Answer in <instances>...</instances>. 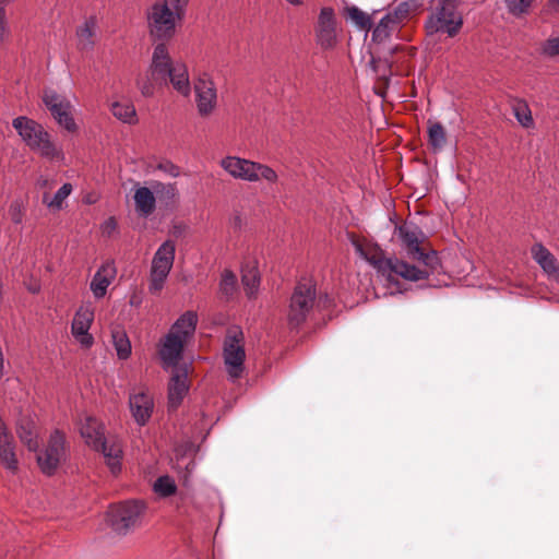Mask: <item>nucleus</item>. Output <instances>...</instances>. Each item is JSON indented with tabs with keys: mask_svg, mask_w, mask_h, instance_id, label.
<instances>
[{
	"mask_svg": "<svg viewBox=\"0 0 559 559\" xmlns=\"http://www.w3.org/2000/svg\"><path fill=\"white\" fill-rule=\"evenodd\" d=\"M396 236L402 241L408 255L417 260L419 265H413L399 259H385L378 246L361 241L355 237L352 238V243L356 253L377 270L388 286L396 285V277H402L409 282L425 280L438 269L439 258L437 252H424L419 247L424 239V234L417 225L404 223L396 228Z\"/></svg>",
	"mask_w": 559,
	"mask_h": 559,
	"instance_id": "obj_1",
	"label": "nucleus"
},
{
	"mask_svg": "<svg viewBox=\"0 0 559 559\" xmlns=\"http://www.w3.org/2000/svg\"><path fill=\"white\" fill-rule=\"evenodd\" d=\"M153 75L162 79L164 85L170 83L174 90L188 97L191 93V84L188 68L182 61H174L169 48L165 44H158L153 51Z\"/></svg>",
	"mask_w": 559,
	"mask_h": 559,
	"instance_id": "obj_2",
	"label": "nucleus"
},
{
	"mask_svg": "<svg viewBox=\"0 0 559 559\" xmlns=\"http://www.w3.org/2000/svg\"><path fill=\"white\" fill-rule=\"evenodd\" d=\"M80 432L85 442L100 451L112 474L121 469L122 445L116 439H106L103 425L94 417H86L81 424Z\"/></svg>",
	"mask_w": 559,
	"mask_h": 559,
	"instance_id": "obj_3",
	"label": "nucleus"
},
{
	"mask_svg": "<svg viewBox=\"0 0 559 559\" xmlns=\"http://www.w3.org/2000/svg\"><path fill=\"white\" fill-rule=\"evenodd\" d=\"M219 166L234 179L247 182H261L274 185L278 180L276 171L265 165L238 156H226L221 159Z\"/></svg>",
	"mask_w": 559,
	"mask_h": 559,
	"instance_id": "obj_4",
	"label": "nucleus"
},
{
	"mask_svg": "<svg viewBox=\"0 0 559 559\" xmlns=\"http://www.w3.org/2000/svg\"><path fill=\"white\" fill-rule=\"evenodd\" d=\"M13 127L34 151L50 160H63L64 155L51 141L45 129L37 122L26 118L17 117L13 120Z\"/></svg>",
	"mask_w": 559,
	"mask_h": 559,
	"instance_id": "obj_5",
	"label": "nucleus"
},
{
	"mask_svg": "<svg viewBox=\"0 0 559 559\" xmlns=\"http://www.w3.org/2000/svg\"><path fill=\"white\" fill-rule=\"evenodd\" d=\"M223 358L226 372L233 380L239 379L245 370V336L238 326H231L227 330L224 345Z\"/></svg>",
	"mask_w": 559,
	"mask_h": 559,
	"instance_id": "obj_6",
	"label": "nucleus"
},
{
	"mask_svg": "<svg viewBox=\"0 0 559 559\" xmlns=\"http://www.w3.org/2000/svg\"><path fill=\"white\" fill-rule=\"evenodd\" d=\"M176 253V245L173 240L163 242L153 255L148 292L158 295L165 286L166 280L173 269Z\"/></svg>",
	"mask_w": 559,
	"mask_h": 559,
	"instance_id": "obj_7",
	"label": "nucleus"
},
{
	"mask_svg": "<svg viewBox=\"0 0 559 559\" xmlns=\"http://www.w3.org/2000/svg\"><path fill=\"white\" fill-rule=\"evenodd\" d=\"M423 7V0H405L397 4L393 10L382 16L374 27L372 35H390L391 33H397L409 20Z\"/></svg>",
	"mask_w": 559,
	"mask_h": 559,
	"instance_id": "obj_8",
	"label": "nucleus"
},
{
	"mask_svg": "<svg viewBox=\"0 0 559 559\" xmlns=\"http://www.w3.org/2000/svg\"><path fill=\"white\" fill-rule=\"evenodd\" d=\"M144 511L140 501H124L112 504L107 512V521L112 530L119 534H127L134 527Z\"/></svg>",
	"mask_w": 559,
	"mask_h": 559,
	"instance_id": "obj_9",
	"label": "nucleus"
},
{
	"mask_svg": "<svg viewBox=\"0 0 559 559\" xmlns=\"http://www.w3.org/2000/svg\"><path fill=\"white\" fill-rule=\"evenodd\" d=\"M397 50V45L391 37H371L367 43V52L370 56V66L379 79L388 80L391 74L390 57Z\"/></svg>",
	"mask_w": 559,
	"mask_h": 559,
	"instance_id": "obj_10",
	"label": "nucleus"
},
{
	"mask_svg": "<svg viewBox=\"0 0 559 559\" xmlns=\"http://www.w3.org/2000/svg\"><path fill=\"white\" fill-rule=\"evenodd\" d=\"M316 298L314 285L311 281L297 284L290 298L288 321L293 326L301 324L313 308Z\"/></svg>",
	"mask_w": 559,
	"mask_h": 559,
	"instance_id": "obj_11",
	"label": "nucleus"
},
{
	"mask_svg": "<svg viewBox=\"0 0 559 559\" xmlns=\"http://www.w3.org/2000/svg\"><path fill=\"white\" fill-rule=\"evenodd\" d=\"M463 24V17L456 7L438 5L426 22L427 35L436 33H447L455 35L460 32Z\"/></svg>",
	"mask_w": 559,
	"mask_h": 559,
	"instance_id": "obj_12",
	"label": "nucleus"
},
{
	"mask_svg": "<svg viewBox=\"0 0 559 559\" xmlns=\"http://www.w3.org/2000/svg\"><path fill=\"white\" fill-rule=\"evenodd\" d=\"M195 107L198 115L207 118L217 108V90L207 74H202L193 83Z\"/></svg>",
	"mask_w": 559,
	"mask_h": 559,
	"instance_id": "obj_13",
	"label": "nucleus"
},
{
	"mask_svg": "<svg viewBox=\"0 0 559 559\" xmlns=\"http://www.w3.org/2000/svg\"><path fill=\"white\" fill-rule=\"evenodd\" d=\"M43 103L56 119L59 126L68 131L75 129V122L71 116V103L63 95L58 94L52 88H45L43 92Z\"/></svg>",
	"mask_w": 559,
	"mask_h": 559,
	"instance_id": "obj_14",
	"label": "nucleus"
},
{
	"mask_svg": "<svg viewBox=\"0 0 559 559\" xmlns=\"http://www.w3.org/2000/svg\"><path fill=\"white\" fill-rule=\"evenodd\" d=\"M66 457V439L59 430H55L49 438L48 444L43 453L37 456V462L47 475H51Z\"/></svg>",
	"mask_w": 559,
	"mask_h": 559,
	"instance_id": "obj_15",
	"label": "nucleus"
},
{
	"mask_svg": "<svg viewBox=\"0 0 559 559\" xmlns=\"http://www.w3.org/2000/svg\"><path fill=\"white\" fill-rule=\"evenodd\" d=\"M94 321V308L91 304L82 305L75 312L71 324V333L75 341L84 348H90L94 337L90 333Z\"/></svg>",
	"mask_w": 559,
	"mask_h": 559,
	"instance_id": "obj_16",
	"label": "nucleus"
},
{
	"mask_svg": "<svg viewBox=\"0 0 559 559\" xmlns=\"http://www.w3.org/2000/svg\"><path fill=\"white\" fill-rule=\"evenodd\" d=\"M189 391L188 368L180 367L173 370L168 384V407L176 409Z\"/></svg>",
	"mask_w": 559,
	"mask_h": 559,
	"instance_id": "obj_17",
	"label": "nucleus"
},
{
	"mask_svg": "<svg viewBox=\"0 0 559 559\" xmlns=\"http://www.w3.org/2000/svg\"><path fill=\"white\" fill-rule=\"evenodd\" d=\"M129 406L132 417L140 426H144L151 418L154 409V401L146 391L130 394Z\"/></svg>",
	"mask_w": 559,
	"mask_h": 559,
	"instance_id": "obj_18",
	"label": "nucleus"
},
{
	"mask_svg": "<svg viewBox=\"0 0 559 559\" xmlns=\"http://www.w3.org/2000/svg\"><path fill=\"white\" fill-rule=\"evenodd\" d=\"M186 343L175 337L169 332L160 341L158 354L164 368H179L178 362L181 359Z\"/></svg>",
	"mask_w": 559,
	"mask_h": 559,
	"instance_id": "obj_19",
	"label": "nucleus"
},
{
	"mask_svg": "<svg viewBox=\"0 0 559 559\" xmlns=\"http://www.w3.org/2000/svg\"><path fill=\"white\" fill-rule=\"evenodd\" d=\"M0 463L10 472L17 469L15 443L5 423L0 417Z\"/></svg>",
	"mask_w": 559,
	"mask_h": 559,
	"instance_id": "obj_20",
	"label": "nucleus"
},
{
	"mask_svg": "<svg viewBox=\"0 0 559 559\" xmlns=\"http://www.w3.org/2000/svg\"><path fill=\"white\" fill-rule=\"evenodd\" d=\"M116 277V267L114 263L106 262L104 263L94 274L90 288L93 293V296L96 299H100L105 297L107 294V289L109 285L114 282Z\"/></svg>",
	"mask_w": 559,
	"mask_h": 559,
	"instance_id": "obj_21",
	"label": "nucleus"
},
{
	"mask_svg": "<svg viewBox=\"0 0 559 559\" xmlns=\"http://www.w3.org/2000/svg\"><path fill=\"white\" fill-rule=\"evenodd\" d=\"M177 15L165 3L154 4L148 15V23L157 32L168 33L175 28V19Z\"/></svg>",
	"mask_w": 559,
	"mask_h": 559,
	"instance_id": "obj_22",
	"label": "nucleus"
},
{
	"mask_svg": "<svg viewBox=\"0 0 559 559\" xmlns=\"http://www.w3.org/2000/svg\"><path fill=\"white\" fill-rule=\"evenodd\" d=\"M197 323L198 314L194 311H187L176 320L169 333L187 344L194 334Z\"/></svg>",
	"mask_w": 559,
	"mask_h": 559,
	"instance_id": "obj_23",
	"label": "nucleus"
},
{
	"mask_svg": "<svg viewBox=\"0 0 559 559\" xmlns=\"http://www.w3.org/2000/svg\"><path fill=\"white\" fill-rule=\"evenodd\" d=\"M133 200L139 215L147 217L155 211L156 197L153 188H136L133 194Z\"/></svg>",
	"mask_w": 559,
	"mask_h": 559,
	"instance_id": "obj_24",
	"label": "nucleus"
},
{
	"mask_svg": "<svg viewBox=\"0 0 559 559\" xmlns=\"http://www.w3.org/2000/svg\"><path fill=\"white\" fill-rule=\"evenodd\" d=\"M532 254L535 261L543 267V270L550 276L558 275V266L556 259L543 245L536 243L532 247Z\"/></svg>",
	"mask_w": 559,
	"mask_h": 559,
	"instance_id": "obj_25",
	"label": "nucleus"
},
{
	"mask_svg": "<svg viewBox=\"0 0 559 559\" xmlns=\"http://www.w3.org/2000/svg\"><path fill=\"white\" fill-rule=\"evenodd\" d=\"M72 190L71 183H63L52 197L48 192H44L43 203L51 212L61 211L66 206V200L72 193Z\"/></svg>",
	"mask_w": 559,
	"mask_h": 559,
	"instance_id": "obj_26",
	"label": "nucleus"
},
{
	"mask_svg": "<svg viewBox=\"0 0 559 559\" xmlns=\"http://www.w3.org/2000/svg\"><path fill=\"white\" fill-rule=\"evenodd\" d=\"M21 441L27 447L29 451H37V430L36 425L31 419H21L16 428Z\"/></svg>",
	"mask_w": 559,
	"mask_h": 559,
	"instance_id": "obj_27",
	"label": "nucleus"
},
{
	"mask_svg": "<svg viewBox=\"0 0 559 559\" xmlns=\"http://www.w3.org/2000/svg\"><path fill=\"white\" fill-rule=\"evenodd\" d=\"M241 282L248 298H253L260 286V275L254 264H246L242 270Z\"/></svg>",
	"mask_w": 559,
	"mask_h": 559,
	"instance_id": "obj_28",
	"label": "nucleus"
},
{
	"mask_svg": "<svg viewBox=\"0 0 559 559\" xmlns=\"http://www.w3.org/2000/svg\"><path fill=\"white\" fill-rule=\"evenodd\" d=\"M376 13L377 11H373V13L369 15L355 5L346 7L344 9V16L349 19L360 31L366 32V34L373 25L372 16Z\"/></svg>",
	"mask_w": 559,
	"mask_h": 559,
	"instance_id": "obj_29",
	"label": "nucleus"
},
{
	"mask_svg": "<svg viewBox=\"0 0 559 559\" xmlns=\"http://www.w3.org/2000/svg\"><path fill=\"white\" fill-rule=\"evenodd\" d=\"M136 85L144 97L154 96L157 88L164 85V83H162V79L154 78L153 75V61L151 62L148 72L138 78Z\"/></svg>",
	"mask_w": 559,
	"mask_h": 559,
	"instance_id": "obj_30",
	"label": "nucleus"
},
{
	"mask_svg": "<svg viewBox=\"0 0 559 559\" xmlns=\"http://www.w3.org/2000/svg\"><path fill=\"white\" fill-rule=\"evenodd\" d=\"M111 112L123 123L135 124L138 122L135 108L133 104L128 100L114 102L111 104Z\"/></svg>",
	"mask_w": 559,
	"mask_h": 559,
	"instance_id": "obj_31",
	"label": "nucleus"
},
{
	"mask_svg": "<svg viewBox=\"0 0 559 559\" xmlns=\"http://www.w3.org/2000/svg\"><path fill=\"white\" fill-rule=\"evenodd\" d=\"M428 142L433 152H440L447 143L445 130L439 122H430L428 127Z\"/></svg>",
	"mask_w": 559,
	"mask_h": 559,
	"instance_id": "obj_32",
	"label": "nucleus"
},
{
	"mask_svg": "<svg viewBox=\"0 0 559 559\" xmlns=\"http://www.w3.org/2000/svg\"><path fill=\"white\" fill-rule=\"evenodd\" d=\"M152 188L154 189L158 200L166 205L174 203L178 195V190L175 183H163L155 181L152 183Z\"/></svg>",
	"mask_w": 559,
	"mask_h": 559,
	"instance_id": "obj_33",
	"label": "nucleus"
},
{
	"mask_svg": "<svg viewBox=\"0 0 559 559\" xmlns=\"http://www.w3.org/2000/svg\"><path fill=\"white\" fill-rule=\"evenodd\" d=\"M112 343L120 359H127L131 355V343L122 330L112 331Z\"/></svg>",
	"mask_w": 559,
	"mask_h": 559,
	"instance_id": "obj_34",
	"label": "nucleus"
},
{
	"mask_svg": "<svg viewBox=\"0 0 559 559\" xmlns=\"http://www.w3.org/2000/svg\"><path fill=\"white\" fill-rule=\"evenodd\" d=\"M512 109L516 120L521 126L525 128H530L533 126L532 112L526 102L522 99L514 100Z\"/></svg>",
	"mask_w": 559,
	"mask_h": 559,
	"instance_id": "obj_35",
	"label": "nucleus"
},
{
	"mask_svg": "<svg viewBox=\"0 0 559 559\" xmlns=\"http://www.w3.org/2000/svg\"><path fill=\"white\" fill-rule=\"evenodd\" d=\"M335 23L334 10L330 7L322 8L318 19L319 31L325 34L334 33Z\"/></svg>",
	"mask_w": 559,
	"mask_h": 559,
	"instance_id": "obj_36",
	"label": "nucleus"
},
{
	"mask_svg": "<svg viewBox=\"0 0 559 559\" xmlns=\"http://www.w3.org/2000/svg\"><path fill=\"white\" fill-rule=\"evenodd\" d=\"M237 290V278L236 275L229 271L225 270L222 273V278L219 282V293L226 299H229L234 296Z\"/></svg>",
	"mask_w": 559,
	"mask_h": 559,
	"instance_id": "obj_37",
	"label": "nucleus"
},
{
	"mask_svg": "<svg viewBox=\"0 0 559 559\" xmlns=\"http://www.w3.org/2000/svg\"><path fill=\"white\" fill-rule=\"evenodd\" d=\"M175 480L169 476H160L154 483V491L160 497H169L176 492Z\"/></svg>",
	"mask_w": 559,
	"mask_h": 559,
	"instance_id": "obj_38",
	"label": "nucleus"
},
{
	"mask_svg": "<svg viewBox=\"0 0 559 559\" xmlns=\"http://www.w3.org/2000/svg\"><path fill=\"white\" fill-rule=\"evenodd\" d=\"M535 0H504L509 13L514 16L528 14Z\"/></svg>",
	"mask_w": 559,
	"mask_h": 559,
	"instance_id": "obj_39",
	"label": "nucleus"
},
{
	"mask_svg": "<svg viewBox=\"0 0 559 559\" xmlns=\"http://www.w3.org/2000/svg\"><path fill=\"white\" fill-rule=\"evenodd\" d=\"M157 169L173 178H176L180 175V168L170 160L159 162Z\"/></svg>",
	"mask_w": 559,
	"mask_h": 559,
	"instance_id": "obj_40",
	"label": "nucleus"
},
{
	"mask_svg": "<svg viewBox=\"0 0 559 559\" xmlns=\"http://www.w3.org/2000/svg\"><path fill=\"white\" fill-rule=\"evenodd\" d=\"M543 51L549 57L559 56V37H550L543 46Z\"/></svg>",
	"mask_w": 559,
	"mask_h": 559,
	"instance_id": "obj_41",
	"label": "nucleus"
},
{
	"mask_svg": "<svg viewBox=\"0 0 559 559\" xmlns=\"http://www.w3.org/2000/svg\"><path fill=\"white\" fill-rule=\"evenodd\" d=\"M96 25H97V19L95 16H90L83 24V26H81L78 32H76V35H94L95 31H96Z\"/></svg>",
	"mask_w": 559,
	"mask_h": 559,
	"instance_id": "obj_42",
	"label": "nucleus"
},
{
	"mask_svg": "<svg viewBox=\"0 0 559 559\" xmlns=\"http://www.w3.org/2000/svg\"><path fill=\"white\" fill-rule=\"evenodd\" d=\"M117 230V221L115 217H108L100 225L103 236L111 237Z\"/></svg>",
	"mask_w": 559,
	"mask_h": 559,
	"instance_id": "obj_43",
	"label": "nucleus"
},
{
	"mask_svg": "<svg viewBox=\"0 0 559 559\" xmlns=\"http://www.w3.org/2000/svg\"><path fill=\"white\" fill-rule=\"evenodd\" d=\"M164 3L175 12L177 17L180 19L183 14V9L187 5L188 0H166Z\"/></svg>",
	"mask_w": 559,
	"mask_h": 559,
	"instance_id": "obj_44",
	"label": "nucleus"
},
{
	"mask_svg": "<svg viewBox=\"0 0 559 559\" xmlns=\"http://www.w3.org/2000/svg\"><path fill=\"white\" fill-rule=\"evenodd\" d=\"M11 219L14 224H20L23 219V212L17 203H13L10 206Z\"/></svg>",
	"mask_w": 559,
	"mask_h": 559,
	"instance_id": "obj_45",
	"label": "nucleus"
},
{
	"mask_svg": "<svg viewBox=\"0 0 559 559\" xmlns=\"http://www.w3.org/2000/svg\"><path fill=\"white\" fill-rule=\"evenodd\" d=\"M53 181L48 179L46 176H39L36 180V186L39 189L46 190L48 192L52 188Z\"/></svg>",
	"mask_w": 559,
	"mask_h": 559,
	"instance_id": "obj_46",
	"label": "nucleus"
},
{
	"mask_svg": "<svg viewBox=\"0 0 559 559\" xmlns=\"http://www.w3.org/2000/svg\"><path fill=\"white\" fill-rule=\"evenodd\" d=\"M4 17H5L4 8L0 7V35H2L5 29Z\"/></svg>",
	"mask_w": 559,
	"mask_h": 559,
	"instance_id": "obj_47",
	"label": "nucleus"
},
{
	"mask_svg": "<svg viewBox=\"0 0 559 559\" xmlns=\"http://www.w3.org/2000/svg\"><path fill=\"white\" fill-rule=\"evenodd\" d=\"M546 8L552 11L559 10V0H548L546 3Z\"/></svg>",
	"mask_w": 559,
	"mask_h": 559,
	"instance_id": "obj_48",
	"label": "nucleus"
},
{
	"mask_svg": "<svg viewBox=\"0 0 559 559\" xmlns=\"http://www.w3.org/2000/svg\"><path fill=\"white\" fill-rule=\"evenodd\" d=\"M456 0H440L439 5L442 7H456Z\"/></svg>",
	"mask_w": 559,
	"mask_h": 559,
	"instance_id": "obj_49",
	"label": "nucleus"
},
{
	"mask_svg": "<svg viewBox=\"0 0 559 559\" xmlns=\"http://www.w3.org/2000/svg\"><path fill=\"white\" fill-rule=\"evenodd\" d=\"M27 289L35 294V293L39 292V285L38 284L29 285L27 287Z\"/></svg>",
	"mask_w": 559,
	"mask_h": 559,
	"instance_id": "obj_50",
	"label": "nucleus"
}]
</instances>
